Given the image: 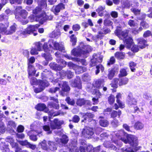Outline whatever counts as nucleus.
I'll use <instances>...</instances> for the list:
<instances>
[{"label":"nucleus","instance_id":"1","mask_svg":"<svg viewBox=\"0 0 152 152\" xmlns=\"http://www.w3.org/2000/svg\"><path fill=\"white\" fill-rule=\"evenodd\" d=\"M48 43L49 46V48H48V46L47 43H45L43 45V49L45 53L42 55V56L45 58L47 61L45 65L48 64V61H51L52 59L51 56L48 53L50 51H51L52 49L61 51L64 50V45L62 42L59 43L52 39H50L49 40Z\"/></svg>","mask_w":152,"mask_h":152},{"label":"nucleus","instance_id":"2","mask_svg":"<svg viewBox=\"0 0 152 152\" xmlns=\"http://www.w3.org/2000/svg\"><path fill=\"white\" fill-rule=\"evenodd\" d=\"M118 139L121 140L125 143H128L132 145L135 151L139 150L140 146L137 147L138 145V138L132 135H126L122 130L118 131L115 134Z\"/></svg>","mask_w":152,"mask_h":152},{"label":"nucleus","instance_id":"3","mask_svg":"<svg viewBox=\"0 0 152 152\" xmlns=\"http://www.w3.org/2000/svg\"><path fill=\"white\" fill-rule=\"evenodd\" d=\"M128 31L127 30L122 31L121 30L117 29L115 31V34L120 38L123 39L126 48L130 49L134 52H136L139 50L138 46L134 45L132 39L128 36Z\"/></svg>","mask_w":152,"mask_h":152},{"label":"nucleus","instance_id":"4","mask_svg":"<svg viewBox=\"0 0 152 152\" xmlns=\"http://www.w3.org/2000/svg\"><path fill=\"white\" fill-rule=\"evenodd\" d=\"M78 49H74L72 51V54L76 56L86 57L87 54L92 50L91 47L88 45H84L83 43H80Z\"/></svg>","mask_w":152,"mask_h":152},{"label":"nucleus","instance_id":"5","mask_svg":"<svg viewBox=\"0 0 152 152\" xmlns=\"http://www.w3.org/2000/svg\"><path fill=\"white\" fill-rule=\"evenodd\" d=\"M30 82L33 85H39V88H36L34 90L35 92L36 93L42 91L45 87H47L49 85V83L47 82L41 80L38 81L35 78L32 79L30 81Z\"/></svg>","mask_w":152,"mask_h":152},{"label":"nucleus","instance_id":"6","mask_svg":"<svg viewBox=\"0 0 152 152\" xmlns=\"http://www.w3.org/2000/svg\"><path fill=\"white\" fill-rule=\"evenodd\" d=\"M129 79L126 77H124L118 79L117 78L114 79L112 83L111 86L113 87L116 88L118 87V84L119 86H121L126 84L128 82Z\"/></svg>","mask_w":152,"mask_h":152},{"label":"nucleus","instance_id":"7","mask_svg":"<svg viewBox=\"0 0 152 152\" xmlns=\"http://www.w3.org/2000/svg\"><path fill=\"white\" fill-rule=\"evenodd\" d=\"M102 60V58L99 54H94L91 60L90 65L91 66H95L97 64L98 62H101Z\"/></svg>","mask_w":152,"mask_h":152},{"label":"nucleus","instance_id":"8","mask_svg":"<svg viewBox=\"0 0 152 152\" xmlns=\"http://www.w3.org/2000/svg\"><path fill=\"white\" fill-rule=\"evenodd\" d=\"M39 26V25L38 24L30 26L22 32V34L23 35H26L27 34H32L33 31H36Z\"/></svg>","mask_w":152,"mask_h":152},{"label":"nucleus","instance_id":"9","mask_svg":"<svg viewBox=\"0 0 152 152\" xmlns=\"http://www.w3.org/2000/svg\"><path fill=\"white\" fill-rule=\"evenodd\" d=\"M35 61V59L33 57H31L29 59V63L28 64V72L29 75H34L36 72V70H35L34 67L29 63L31 64L34 63Z\"/></svg>","mask_w":152,"mask_h":152},{"label":"nucleus","instance_id":"10","mask_svg":"<svg viewBox=\"0 0 152 152\" xmlns=\"http://www.w3.org/2000/svg\"><path fill=\"white\" fill-rule=\"evenodd\" d=\"M82 134L86 137L91 138L94 134L93 129L89 127H86L83 130Z\"/></svg>","mask_w":152,"mask_h":152},{"label":"nucleus","instance_id":"11","mask_svg":"<svg viewBox=\"0 0 152 152\" xmlns=\"http://www.w3.org/2000/svg\"><path fill=\"white\" fill-rule=\"evenodd\" d=\"M63 121H59L57 119H55L50 124V127L52 129H58L61 126L64 124Z\"/></svg>","mask_w":152,"mask_h":152},{"label":"nucleus","instance_id":"12","mask_svg":"<svg viewBox=\"0 0 152 152\" xmlns=\"http://www.w3.org/2000/svg\"><path fill=\"white\" fill-rule=\"evenodd\" d=\"M64 9V5L61 3L56 6H53L51 10L55 15H57V13L59 12L61 10Z\"/></svg>","mask_w":152,"mask_h":152},{"label":"nucleus","instance_id":"13","mask_svg":"<svg viewBox=\"0 0 152 152\" xmlns=\"http://www.w3.org/2000/svg\"><path fill=\"white\" fill-rule=\"evenodd\" d=\"M35 45L37 50L34 48H32L31 51V53L32 55H34L38 54V51H40L42 49V44L40 42H37Z\"/></svg>","mask_w":152,"mask_h":152},{"label":"nucleus","instance_id":"14","mask_svg":"<svg viewBox=\"0 0 152 152\" xmlns=\"http://www.w3.org/2000/svg\"><path fill=\"white\" fill-rule=\"evenodd\" d=\"M55 56L58 58L57 59L58 63L60 64L61 67H63L66 65V62L62 59H60L59 57L61 56L60 52L57 51L55 53Z\"/></svg>","mask_w":152,"mask_h":152},{"label":"nucleus","instance_id":"15","mask_svg":"<svg viewBox=\"0 0 152 152\" xmlns=\"http://www.w3.org/2000/svg\"><path fill=\"white\" fill-rule=\"evenodd\" d=\"M42 132H38L36 131H31L28 132V134L31 140L34 141H36L37 140V138L36 136L34 135V134L37 133L38 134H41Z\"/></svg>","mask_w":152,"mask_h":152},{"label":"nucleus","instance_id":"16","mask_svg":"<svg viewBox=\"0 0 152 152\" xmlns=\"http://www.w3.org/2000/svg\"><path fill=\"white\" fill-rule=\"evenodd\" d=\"M48 19V17L45 13H43L42 15L36 16L35 20L39 21V22L42 23L43 22Z\"/></svg>","mask_w":152,"mask_h":152},{"label":"nucleus","instance_id":"17","mask_svg":"<svg viewBox=\"0 0 152 152\" xmlns=\"http://www.w3.org/2000/svg\"><path fill=\"white\" fill-rule=\"evenodd\" d=\"M21 7L20 6H19L16 8V11L20 13V12L21 13L20 16L24 19H25L27 16V12L25 10H21Z\"/></svg>","mask_w":152,"mask_h":152},{"label":"nucleus","instance_id":"18","mask_svg":"<svg viewBox=\"0 0 152 152\" xmlns=\"http://www.w3.org/2000/svg\"><path fill=\"white\" fill-rule=\"evenodd\" d=\"M9 23H6L5 24H0V31L3 33L7 34V28L8 27Z\"/></svg>","mask_w":152,"mask_h":152},{"label":"nucleus","instance_id":"19","mask_svg":"<svg viewBox=\"0 0 152 152\" xmlns=\"http://www.w3.org/2000/svg\"><path fill=\"white\" fill-rule=\"evenodd\" d=\"M80 114L82 116L84 120H86L87 119H89V121L91 120V119L94 117V115L91 113H81Z\"/></svg>","mask_w":152,"mask_h":152},{"label":"nucleus","instance_id":"20","mask_svg":"<svg viewBox=\"0 0 152 152\" xmlns=\"http://www.w3.org/2000/svg\"><path fill=\"white\" fill-rule=\"evenodd\" d=\"M138 45L141 48H144L147 45L146 41L142 39H138Z\"/></svg>","mask_w":152,"mask_h":152},{"label":"nucleus","instance_id":"21","mask_svg":"<svg viewBox=\"0 0 152 152\" xmlns=\"http://www.w3.org/2000/svg\"><path fill=\"white\" fill-rule=\"evenodd\" d=\"M72 86L74 87H77L79 89L81 88L80 80L79 77L77 78L76 80H75L74 83L72 84Z\"/></svg>","mask_w":152,"mask_h":152},{"label":"nucleus","instance_id":"22","mask_svg":"<svg viewBox=\"0 0 152 152\" xmlns=\"http://www.w3.org/2000/svg\"><path fill=\"white\" fill-rule=\"evenodd\" d=\"M74 70L75 73L78 74L85 71L86 69L85 67H82L77 65L76 67H75Z\"/></svg>","mask_w":152,"mask_h":152},{"label":"nucleus","instance_id":"23","mask_svg":"<svg viewBox=\"0 0 152 152\" xmlns=\"http://www.w3.org/2000/svg\"><path fill=\"white\" fill-rule=\"evenodd\" d=\"M56 141L59 143H61L62 144H65L67 143L68 141V139L66 135H64L62 136V138L61 139H58Z\"/></svg>","mask_w":152,"mask_h":152},{"label":"nucleus","instance_id":"24","mask_svg":"<svg viewBox=\"0 0 152 152\" xmlns=\"http://www.w3.org/2000/svg\"><path fill=\"white\" fill-rule=\"evenodd\" d=\"M144 124L141 122H137L135 123L134 127L135 129L138 130L142 129L144 127Z\"/></svg>","mask_w":152,"mask_h":152},{"label":"nucleus","instance_id":"25","mask_svg":"<svg viewBox=\"0 0 152 152\" xmlns=\"http://www.w3.org/2000/svg\"><path fill=\"white\" fill-rule=\"evenodd\" d=\"M128 101L127 103L129 105H136L137 104V101L135 99L133 98H131L130 96H128Z\"/></svg>","mask_w":152,"mask_h":152},{"label":"nucleus","instance_id":"26","mask_svg":"<svg viewBox=\"0 0 152 152\" xmlns=\"http://www.w3.org/2000/svg\"><path fill=\"white\" fill-rule=\"evenodd\" d=\"M116 58L118 59H123L125 57V54L122 52H117L115 54Z\"/></svg>","mask_w":152,"mask_h":152},{"label":"nucleus","instance_id":"27","mask_svg":"<svg viewBox=\"0 0 152 152\" xmlns=\"http://www.w3.org/2000/svg\"><path fill=\"white\" fill-rule=\"evenodd\" d=\"M105 9V7H102V6H99L96 10V12L100 16H102L103 15V13L104 12V10Z\"/></svg>","mask_w":152,"mask_h":152},{"label":"nucleus","instance_id":"28","mask_svg":"<svg viewBox=\"0 0 152 152\" xmlns=\"http://www.w3.org/2000/svg\"><path fill=\"white\" fill-rule=\"evenodd\" d=\"M48 145L49 148L51 151H54L56 150V145L53 142L49 141L48 142Z\"/></svg>","mask_w":152,"mask_h":152},{"label":"nucleus","instance_id":"29","mask_svg":"<svg viewBox=\"0 0 152 152\" xmlns=\"http://www.w3.org/2000/svg\"><path fill=\"white\" fill-rule=\"evenodd\" d=\"M118 68L116 69H111L109 72L108 75V78L111 79L114 76V74L115 72H118Z\"/></svg>","mask_w":152,"mask_h":152},{"label":"nucleus","instance_id":"30","mask_svg":"<svg viewBox=\"0 0 152 152\" xmlns=\"http://www.w3.org/2000/svg\"><path fill=\"white\" fill-rule=\"evenodd\" d=\"M35 108L38 110L43 111L46 108V106L43 104H39L35 106Z\"/></svg>","mask_w":152,"mask_h":152},{"label":"nucleus","instance_id":"31","mask_svg":"<svg viewBox=\"0 0 152 152\" xmlns=\"http://www.w3.org/2000/svg\"><path fill=\"white\" fill-rule=\"evenodd\" d=\"M16 30V26L14 24L10 27V29L7 31V34H12L15 32Z\"/></svg>","mask_w":152,"mask_h":152},{"label":"nucleus","instance_id":"32","mask_svg":"<svg viewBox=\"0 0 152 152\" xmlns=\"http://www.w3.org/2000/svg\"><path fill=\"white\" fill-rule=\"evenodd\" d=\"M129 65L131 71L133 72H135L136 66V63L133 62L131 61L129 63Z\"/></svg>","mask_w":152,"mask_h":152},{"label":"nucleus","instance_id":"33","mask_svg":"<svg viewBox=\"0 0 152 152\" xmlns=\"http://www.w3.org/2000/svg\"><path fill=\"white\" fill-rule=\"evenodd\" d=\"M121 114V113L120 111H119L118 112L116 111H113L112 113L111 117L113 118H115L117 116H118V117H119Z\"/></svg>","mask_w":152,"mask_h":152},{"label":"nucleus","instance_id":"34","mask_svg":"<svg viewBox=\"0 0 152 152\" xmlns=\"http://www.w3.org/2000/svg\"><path fill=\"white\" fill-rule=\"evenodd\" d=\"M62 89V90L65 91H69L70 90L69 86H68L66 82H63Z\"/></svg>","mask_w":152,"mask_h":152},{"label":"nucleus","instance_id":"35","mask_svg":"<svg viewBox=\"0 0 152 152\" xmlns=\"http://www.w3.org/2000/svg\"><path fill=\"white\" fill-rule=\"evenodd\" d=\"M103 82L101 80H98L96 81L94 86L95 87L99 88L103 86Z\"/></svg>","mask_w":152,"mask_h":152},{"label":"nucleus","instance_id":"36","mask_svg":"<svg viewBox=\"0 0 152 152\" xmlns=\"http://www.w3.org/2000/svg\"><path fill=\"white\" fill-rule=\"evenodd\" d=\"M120 73L119 75V77L125 76L127 74L126 69L124 68L120 70Z\"/></svg>","mask_w":152,"mask_h":152},{"label":"nucleus","instance_id":"37","mask_svg":"<svg viewBox=\"0 0 152 152\" xmlns=\"http://www.w3.org/2000/svg\"><path fill=\"white\" fill-rule=\"evenodd\" d=\"M70 41L72 43V45H75L77 42L76 38L74 34H72L70 37Z\"/></svg>","mask_w":152,"mask_h":152},{"label":"nucleus","instance_id":"38","mask_svg":"<svg viewBox=\"0 0 152 152\" xmlns=\"http://www.w3.org/2000/svg\"><path fill=\"white\" fill-rule=\"evenodd\" d=\"M100 125L103 127H106L108 126V123L107 120H101L99 121Z\"/></svg>","mask_w":152,"mask_h":152},{"label":"nucleus","instance_id":"39","mask_svg":"<svg viewBox=\"0 0 152 152\" xmlns=\"http://www.w3.org/2000/svg\"><path fill=\"white\" fill-rule=\"evenodd\" d=\"M39 144L41 145L42 148L45 150H48V148L46 145V141L45 140H44L43 141L41 142Z\"/></svg>","mask_w":152,"mask_h":152},{"label":"nucleus","instance_id":"40","mask_svg":"<svg viewBox=\"0 0 152 152\" xmlns=\"http://www.w3.org/2000/svg\"><path fill=\"white\" fill-rule=\"evenodd\" d=\"M96 74H97L99 72V69L102 72L104 70V68L101 64H99L96 66Z\"/></svg>","mask_w":152,"mask_h":152},{"label":"nucleus","instance_id":"41","mask_svg":"<svg viewBox=\"0 0 152 152\" xmlns=\"http://www.w3.org/2000/svg\"><path fill=\"white\" fill-rule=\"evenodd\" d=\"M42 128L45 131L47 132L48 134H50L51 133L52 131L50 130V128L49 126L45 125L43 126Z\"/></svg>","mask_w":152,"mask_h":152},{"label":"nucleus","instance_id":"42","mask_svg":"<svg viewBox=\"0 0 152 152\" xmlns=\"http://www.w3.org/2000/svg\"><path fill=\"white\" fill-rule=\"evenodd\" d=\"M115 101V96L112 95H110L108 99V101L110 104H113Z\"/></svg>","mask_w":152,"mask_h":152},{"label":"nucleus","instance_id":"43","mask_svg":"<svg viewBox=\"0 0 152 152\" xmlns=\"http://www.w3.org/2000/svg\"><path fill=\"white\" fill-rule=\"evenodd\" d=\"M66 101L67 103L71 105H73L75 103V102L74 99H71L69 97H67Z\"/></svg>","mask_w":152,"mask_h":152},{"label":"nucleus","instance_id":"44","mask_svg":"<svg viewBox=\"0 0 152 152\" xmlns=\"http://www.w3.org/2000/svg\"><path fill=\"white\" fill-rule=\"evenodd\" d=\"M86 102L84 99H79L77 100V105L81 106Z\"/></svg>","mask_w":152,"mask_h":152},{"label":"nucleus","instance_id":"45","mask_svg":"<svg viewBox=\"0 0 152 152\" xmlns=\"http://www.w3.org/2000/svg\"><path fill=\"white\" fill-rule=\"evenodd\" d=\"M19 143L22 145L26 146L27 147H28L29 142L27 140L20 141H19Z\"/></svg>","mask_w":152,"mask_h":152},{"label":"nucleus","instance_id":"46","mask_svg":"<svg viewBox=\"0 0 152 152\" xmlns=\"http://www.w3.org/2000/svg\"><path fill=\"white\" fill-rule=\"evenodd\" d=\"M60 35V33L59 32H53L52 34V37L57 38Z\"/></svg>","mask_w":152,"mask_h":152},{"label":"nucleus","instance_id":"47","mask_svg":"<svg viewBox=\"0 0 152 152\" xmlns=\"http://www.w3.org/2000/svg\"><path fill=\"white\" fill-rule=\"evenodd\" d=\"M121 4H122V7L123 8L129 7L130 6L129 1L125 2H122V1Z\"/></svg>","mask_w":152,"mask_h":152},{"label":"nucleus","instance_id":"48","mask_svg":"<svg viewBox=\"0 0 152 152\" xmlns=\"http://www.w3.org/2000/svg\"><path fill=\"white\" fill-rule=\"evenodd\" d=\"M104 24L105 25L111 26L112 25L113 22L109 20L105 19L104 21Z\"/></svg>","mask_w":152,"mask_h":152},{"label":"nucleus","instance_id":"49","mask_svg":"<svg viewBox=\"0 0 152 152\" xmlns=\"http://www.w3.org/2000/svg\"><path fill=\"white\" fill-rule=\"evenodd\" d=\"M115 61V59L113 57H111L110 59V60L109 61H108L107 65H110L111 64H112Z\"/></svg>","mask_w":152,"mask_h":152},{"label":"nucleus","instance_id":"50","mask_svg":"<svg viewBox=\"0 0 152 152\" xmlns=\"http://www.w3.org/2000/svg\"><path fill=\"white\" fill-rule=\"evenodd\" d=\"M80 28V27L79 25L76 24L72 26L73 29L75 31L78 30Z\"/></svg>","mask_w":152,"mask_h":152},{"label":"nucleus","instance_id":"51","mask_svg":"<svg viewBox=\"0 0 152 152\" xmlns=\"http://www.w3.org/2000/svg\"><path fill=\"white\" fill-rule=\"evenodd\" d=\"M93 149L94 148H93L92 145H88L86 147V152H88L92 151V150H93Z\"/></svg>","mask_w":152,"mask_h":152},{"label":"nucleus","instance_id":"52","mask_svg":"<svg viewBox=\"0 0 152 152\" xmlns=\"http://www.w3.org/2000/svg\"><path fill=\"white\" fill-rule=\"evenodd\" d=\"M118 104L119 107L120 108H123L125 107V104L121 101H118V100L116 102Z\"/></svg>","mask_w":152,"mask_h":152},{"label":"nucleus","instance_id":"53","mask_svg":"<svg viewBox=\"0 0 152 152\" xmlns=\"http://www.w3.org/2000/svg\"><path fill=\"white\" fill-rule=\"evenodd\" d=\"M80 120V118L77 115H75L73 118V121L75 123H77Z\"/></svg>","mask_w":152,"mask_h":152},{"label":"nucleus","instance_id":"54","mask_svg":"<svg viewBox=\"0 0 152 152\" xmlns=\"http://www.w3.org/2000/svg\"><path fill=\"white\" fill-rule=\"evenodd\" d=\"M24 129V127L21 125L19 126L17 128L18 132H23Z\"/></svg>","mask_w":152,"mask_h":152},{"label":"nucleus","instance_id":"55","mask_svg":"<svg viewBox=\"0 0 152 152\" xmlns=\"http://www.w3.org/2000/svg\"><path fill=\"white\" fill-rule=\"evenodd\" d=\"M131 10L135 15L139 14L140 12L139 10L134 8L131 9Z\"/></svg>","mask_w":152,"mask_h":152},{"label":"nucleus","instance_id":"56","mask_svg":"<svg viewBox=\"0 0 152 152\" xmlns=\"http://www.w3.org/2000/svg\"><path fill=\"white\" fill-rule=\"evenodd\" d=\"M128 23L131 26H136V23L132 20H130L128 22Z\"/></svg>","mask_w":152,"mask_h":152},{"label":"nucleus","instance_id":"57","mask_svg":"<svg viewBox=\"0 0 152 152\" xmlns=\"http://www.w3.org/2000/svg\"><path fill=\"white\" fill-rule=\"evenodd\" d=\"M67 77L69 78L72 77L73 75V73L70 71H67Z\"/></svg>","mask_w":152,"mask_h":152},{"label":"nucleus","instance_id":"58","mask_svg":"<svg viewBox=\"0 0 152 152\" xmlns=\"http://www.w3.org/2000/svg\"><path fill=\"white\" fill-rule=\"evenodd\" d=\"M110 15L112 17L114 18H116L118 16V13L117 12L115 11L112 12Z\"/></svg>","mask_w":152,"mask_h":152},{"label":"nucleus","instance_id":"59","mask_svg":"<svg viewBox=\"0 0 152 152\" xmlns=\"http://www.w3.org/2000/svg\"><path fill=\"white\" fill-rule=\"evenodd\" d=\"M122 151L126 152H134L133 150L131 148H123L122 149Z\"/></svg>","mask_w":152,"mask_h":152},{"label":"nucleus","instance_id":"60","mask_svg":"<svg viewBox=\"0 0 152 152\" xmlns=\"http://www.w3.org/2000/svg\"><path fill=\"white\" fill-rule=\"evenodd\" d=\"M151 34V32L149 31H145L143 34L144 37H146L150 36Z\"/></svg>","mask_w":152,"mask_h":152},{"label":"nucleus","instance_id":"61","mask_svg":"<svg viewBox=\"0 0 152 152\" xmlns=\"http://www.w3.org/2000/svg\"><path fill=\"white\" fill-rule=\"evenodd\" d=\"M41 10L40 7H37L35 9L33 10V13L34 14H36L38 13Z\"/></svg>","mask_w":152,"mask_h":152},{"label":"nucleus","instance_id":"62","mask_svg":"<svg viewBox=\"0 0 152 152\" xmlns=\"http://www.w3.org/2000/svg\"><path fill=\"white\" fill-rule=\"evenodd\" d=\"M140 26L144 28H146L148 26V24L145 22H142L140 23Z\"/></svg>","mask_w":152,"mask_h":152},{"label":"nucleus","instance_id":"63","mask_svg":"<svg viewBox=\"0 0 152 152\" xmlns=\"http://www.w3.org/2000/svg\"><path fill=\"white\" fill-rule=\"evenodd\" d=\"M5 127H4L3 123L0 125V132L3 133L5 131Z\"/></svg>","mask_w":152,"mask_h":152},{"label":"nucleus","instance_id":"64","mask_svg":"<svg viewBox=\"0 0 152 152\" xmlns=\"http://www.w3.org/2000/svg\"><path fill=\"white\" fill-rule=\"evenodd\" d=\"M147 14L148 16L150 18H152V8L149 10Z\"/></svg>","mask_w":152,"mask_h":152}]
</instances>
